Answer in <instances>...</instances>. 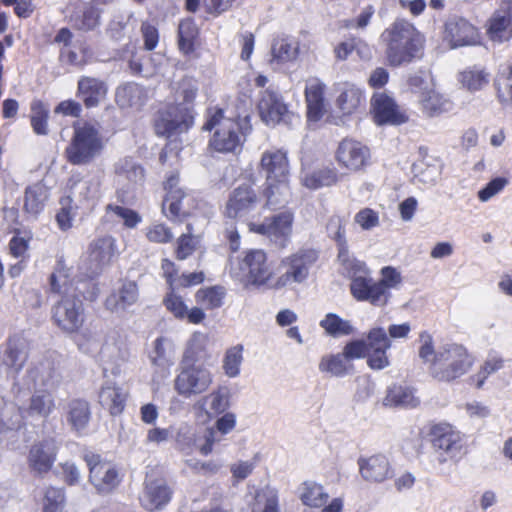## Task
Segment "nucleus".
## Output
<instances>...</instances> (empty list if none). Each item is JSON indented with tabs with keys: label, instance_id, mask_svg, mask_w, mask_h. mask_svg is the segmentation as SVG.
Listing matches in <instances>:
<instances>
[{
	"label": "nucleus",
	"instance_id": "nucleus-48",
	"mask_svg": "<svg viewBox=\"0 0 512 512\" xmlns=\"http://www.w3.org/2000/svg\"><path fill=\"white\" fill-rule=\"evenodd\" d=\"M320 326L329 336L335 338L350 335L354 332V327L348 320H344L334 313H328L320 321Z\"/></svg>",
	"mask_w": 512,
	"mask_h": 512
},
{
	"label": "nucleus",
	"instance_id": "nucleus-10",
	"mask_svg": "<svg viewBox=\"0 0 512 512\" xmlns=\"http://www.w3.org/2000/svg\"><path fill=\"white\" fill-rule=\"evenodd\" d=\"M212 383L213 375L204 365L180 364L179 373L174 379V390L189 399L206 392Z\"/></svg>",
	"mask_w": 512,
	"mask_h": 512
},
{
	"label": "nucleus",
	"instance_id": "nucleus-37",
	"mask_svg": "<svg viewBox=\"0 0 512 512\" xmlns=\"http://www.w3.org/2000/svg\"><path fill=\"white\" fill-rule=\"evenodd\" d=\"M319 371L334 377H343L353 371L350 363L343 353L324 355L319 362Z\"/></svg>",
	"mask_w": 512,
	"mask_h": 512
},
{
	"label": "nucleus",
	"instance_id": "nucleus-59",
	"mask_svg": "<svg viewBox=\"0 0 512 512\" xmlns=\"http://www.w3.org/2000/svg\"><path fill=\"white\" fill-rule=\"evenodd\" d=\"M495 86L501 101L512 103V64L504 68L496 78Z\"/></svg>",
	"mask_w": 512,
	"mask_h": 512
},
{
	"label": "nucleus",
	"instance_id": "nucleus-14",
	"mask_svg": "<svg viewBox=\"0 0 512 512\" xmlns=\"http://www.w3.org/2000/svg\"><path fill=\"white\" fill-rule=\"evenodd\" d=\"M443 39L455 49L480 43V33L467 19L453 15L444 24Z\"/></svg>",
	"mask_w": 512,
	"mask_h": 512
},
{
	"label": "nucleus",
	"instance_id": "nucleus-33",
	"mask_svg": "<svg viewBox=\"0 0 512 512\" xmlns=\"http://www.w3.org/2000/svg\"><path fill=\"white\" fill-rule=\"evenodd\" d=\"M149 360L153 366L161 369L172 366L175 360L173 342L168 338L158 337L153 342V349L149 353Z\"/></svg>",
	"mask_w": 512,
	"mask_h": 512
},
{
	"label": "nucleus",
	"instance_id": "nucleus-60",
	"mask_svg": "<svg viewBox=\"0 0 512 512\" xmlns=\"http://www.w3.org/2000/svg\"><path fill=\"white\" fill-rule=\"evenodd\" d=\"M367 351L371 350H389L391 341L383 328L377 327L371 329L367 334Z\"/></svg>",
	"mask_w": 512,
	"mask_h": 512
},
{
	"label": "nucleus",
	"instance_id": "nucleus-24",
	"mask_svg": "<svg viewBox=\"0 0 512 512\" xmlns=\"http://www.w3.org/2000/svg\"><path fill=\"white\" fill-rule=\"evenodd\" d=\"M2 348V364L14 373L21 371L28 359L26 339L20 335L11 336Z\"/></svg>",
	"mask_w": 512,
	"mask_h": 512
},
{
	"label": "nucleus",
	"instance_id": "nucleus-22",
	"mask_svg": "<svg viewBox=\"0 0 512 512\" xmlns=\"http://www.w3.org/2000/svg\"><path fill=\"white\" fill-rule=\"evenodd\" d=\"M371 106L377 124L399 125L407 121V116L400 110L395 101L385 93H375Z\"/></svg>",
	"mask_w": 512,
	"mask_h": 512
},
{
	"label": "nucleus",
	"instance_id": "nucleus-36",
	"mask_svg": "<svg viewBox=\"0 0 512 512\" xmlns=\"http://www.w3.org/2000/svg\"><path fill=\"white\" fill-rule=\"evenodd\" d=\"M91 417L88 402L80 399H74L69 402L67 407V422L71 425L72 430L76 432L83 431Z\"/></svg>",
	"mask_w": 512,
	"mask_h": 512
},
{
	"label": "nucleus",
	"instance_id": "nucleus-26",
	"mask_svg": "<svg viewBox=\"0 0 512 512\" xmlns=\"http://www.w3.org/2000/svg\"><path fill=\"white\" fill-rule=\"evenodd\" d=\"M325 84L316 77L306 80L305 98L307 103V119L318 122L325 114L324 103Z\"/></svg>",
	"mask_w": 512,
	"mask_h": 512
},
{
	"label": "nucleus",
	"instance_id": "nucleus-17",
	"mask_svg": "<svg viewBox=\"0 0 512 512\" xmlns=\"http://www.w3.org/2000/svg\"><path fill=\"white\" fill-rule=\"evenodd\" d=\"M242 276L254 285H263L272 275L266 253L261 249L246 252L239 263Z\"/></svg>",
	"mask_w": 512,
	"mask_h": 512
},
{
	"label": "nucleus",
	"instance_id": "nucleus-58",
	"mask_svg": "<svg viewBox=\"0 0 512 512\" xmlns=\"http://www.w3.org/2000/svg\"><path fill=\"white\" fill-rule=\"evenodd\" d=\"M60 205L61 208L56 214V222L62 231H67L73 225L76 212L72 206V199L70 196L62 198L60 200Z\"/></svg>",
	"mask_w": 512,
	"mask_h": 512
},
{
	"label": "nucleus",
	"instance_id": "nucleus-16",
	"mask_svg": "<svg viewBox=\"0 0 512 512\" xmlns=\"http://www.w3.org/2000/svg\"><path fill=\"white\" fill-rule=\"evenodd\" d=\"M357 464L361 478L370 484H381L394 475L389 458L382 453L360 457Z\"/></svg>",
	"mask_w": 512,
	"mask_h": 512
},
{
	"label": "nucleus",
	"instance_id": "nucleus-15",
	"mask_svg": "<svg viewBox=\"0 0 512 512\" xmlns=\"http://www.w3.org/2000/svg\"><path fill=\"white\" fill-rule=\"evenodd\" d=\"M115 255V240L111 236H104L91 242L86 258L83 260V269L88 277L93 278L110 264Z\"/></svg>",
	"mask_w": 512,
	"mask_h": 512
},
{
	"label": "nucleus",
	"instance_id": "nucleus-57",
	"mask_svg": "<svg viewBox=\"0 0 512 512\" xmlns=\"http://www.w3.org/2000/svg\"><path fill=\"white\" fill-rule=\"evenodd\" d=\"M224 295V289L216 286L199 290L196 293V298L206 308L214 309L223 304Z\"/></svg>",
	"mask_w": 512,
	"mask_h": 512
},
{
	"label": "nucleus",
	"instance_id": "nucleus-9",
	"mask_svg": "<svg viewBox=\"0 0 512 512\" xmlns=\"http://www.w3.org/2000/svg\"><path fill=\"white\" fill-rule=\"evenodd\" d=\"M194 109L172 103L158 112L155 119V131L159 136L171 137L187 132L194 125Z\"/></svg>",
	"mask_w": 512,
	"mask_h": 512
},
{
	"label": "nucleus",
	"instance_id": "nucleus-49",
	"mask_svg": "<svg viewBox=\"0 0 512 512\" xmlns=\"http://www.w3.org/2000/svg\"><path fill=\"white\" fill-rule=\"evenodd\" d=\"M29 377L34 381L35 385L47 388L54 387L59 381V375L49 361L40 363L35 368L29 370Z\"/></svg>",
	"mask_w": 512,
	"mask_h": 512
},
{
	"label": "nucleus",
	"instance_id": "nucleus-41",
	"mask_svg": "<svg viewBox=\"0 0 512 512\" xmlns=\"http://www.w3.org/2000/svg\"><path fill=\"white\" fill-rule=\"evenodd\" d=\"M55 409V400L47 390L36 391L29 402L27 413L30 416L46 418Z\"/></svg>",
	"mask_w": 512,
	"mask_h": 512
},
{
	"label": "nucleus",
	"instance_id": "nucleus-47",
	"mask_svg": "<svg viewBox=\"0 0 512 512\" xmlns=\"http://www.w3.org/2000/svg\"><path fill=\"white\" fill-rule=\"evenodd\" d=\"M198 93V83L192 77H184L177 83L174 103L180 102L182 106L194 109V100Z\"/></svg>",
	"mask_w": 512,
	"mask_h": 512
},
{
	"label": "nucleus",
	"instance_id": "nucleus-12",
	"mask_svg": "<svg viewBox=\"0 0 512 512\" xmlns=\"http://www.w3.org/2000/svg\"><path fill=\"white\" fill-rule=\"evenodd\" d=\"M294 215L283 211L266 217L261 224L255 225L254 231L266 236L278 248H285L290 242Z\"/></svg>",
	"mask_w": 512,
	"mask_h": 512
},
{
	"label": "nucleus",
	"instance_id": "nucleus-5",
	"mask_svg": "<svg viewBox=\"0 0 512 512\" xmlns=\"http://www.w3.org/2000/svg\"><path fill=\"white\" fill-rule=\"evenodd\" d=\"M117 199L123 203H130L134 192L145 182V169L133 157L120 158L114 164Z\"/></svg>",
	"mask_w": 512,
	"mask_h": 512
},
{
	"label": "nucleus",
	"instance_id": "nucleus-11",
	"mask_svg": "<svg viewBox=\"0 0 512 512\" xmlns=\"http://www.w3.org/2000/svg\"><path fill=\"white\" fill-rule=\"evenodd\" d=\"M408 83L417 94L418 105L424 116L433 118L449 110V101L421 75L411 76Z\"/></svg>",
	"mask_w": 512,
	"mask_h": 512
},
{
	"label": "nucleus",
	"instance_id": "nucleus-32",
	"mask_svg": "<svg viewBox=\"0 0 512 512\" xmlns=\"http://www.w3.org/2000/svg\"><path fill=\"white\" fill-rule=\"evenodd\" d=\"M298 50V43L294 39L286 36L277 37L272 42L270 64L274 69H278L282 64L294 61Z\"/></svg>",
	"mask_w": 512,
	"mask_h": 512
},
{
	"label": "nucleus",
	"instance_id": "nucleus-43",
	"mask_svg": "<svg viewBox=\"0 0 512 512\" xmlns=\"http://www.w3.org/2000/svg\"><path fill=\"white\" fill-rule=\"evenodd\" d=\"M300 490V500L309 507L320 508L329 498L323 486L315 482H304Z\"/></svg>",
	"mask_w": 512,
	"mask_h": 512
},
{
	"label": "nucleus",
	"instance_id": "nucleus-31",
	"mask_svg": "<svg viewBox=\"0 0 512 512\" xmlns=\"http://www.w3.org/2000/svg\"><path fill=\"white\" fill-rule=\"evenodd\" d=\"M488 38L494 43H504L512 39V16L504 10L495 11L487 22Z\"/></svg>",
	"mask_w": 512,
	"mask_h": 512
},
{
	"label": "nucleus",
	"instance_id": "nucleus-30",
	"mask_svg": "<svg viewBox=\"0 0 512 512\" xmlns=\"http://www.w3.org/2000/svg\"><path fill=\"white\" fill-rule=\"evenodd\" d=\"M107 94L106 84L97 78L83 76L78 81L77 95L86 108H93L104 100Z\"/></svg>",
	"mask_w": 512,
	"mask_h": 512
},
{
	"label": "nucleus",
	"instance_id": "nucleus-13",
	"mask_svg": "<svg viewBox=\"0 0 512 512\" xmlns=\"http://www.w3.org/2000/svg\"><path fill=\"white\" fill-rule=\"evenodd\" d=\"M89 467V481L101 494L112 492L120 483L117 469L97 454L85 455Z\"/></svg>",
	"mask_w": 512,
	"mask_h": 512
},
{
	"label": "nucleus",
	"instance_id": "nucleus-6",
	"mask_svg": "<svg viewBox=\"0 0 512 512\" xmlns=\"http://www.w3.org/2000/svg\"><path fill=\"white\" fill-rule=\"evenodd\" d=\"M431 443L435 460L443 465L458 461L463 450V440L459 431L448 423H438L431 427Z\"/></svg>",
	"mask_w": 512,
	"mask_h": 512
},
{
	"label": "nucleus",
	"instance_id": "nucleus-42",
	"mask_svg": "<svg viewBox=\"0 0 512 512\" xmlns=\"http://www.w3.org/2000/svg\"><path fill=\"white\" fill-rule=\"evenodd\" d=\"M199 441H201V437L197 427L187 423H183L178 427L175 442L179 450L190 454L194 449L198 450Z\"/></svg>",
	"mask_w": 512,
	"mask_h": 512
},
{
	"label": "nucleus",
	"instance_id": "nucleus-54",
	"mask_svg": "<svg viewBox=\"0 0 512 512\" xmlns=\"http://www.w3.org/2000/svg\"><path fill=\"white\" fill-rule=\"evenodd\" d=\"M69 269L65 266L63 261H58L55 271L50 276V288L54 293L63 295H70L69 282Z\"/></svg>",
	"mask_w": 512,
	"mask_h": 512
},
{
	"label": "nucleus",
	"instance_id": "nucleus-50",
	"mask_svg": "<svg viewBox=\"0 0 512 512\" xmlns=\"http://www.w3.org/2000/svg\"><path fill=\"white\" fill-rule=\"evenodd\" d=\"M243 350L242 344H237L226 350L222 360V368L227 377L235 378L239 376L243 362Z\"/></svg>",
	"mask_w": 512,
	"mask_h": 512
},
{
	"label": "nucleus",
	"instance_id": "nucleus-45",
	"mask_svg": "<svg viewBox=\"0 0 512 512\" xmlns=\"http://www.w3.org/2000/svg\"><path fill=\"white\" fill-rule=\"evenodd\" d=\"M364 100L360 88L353 84H346L337 98V105L344 114H351Z\"/></svg>",
	"mask_w": 512,
	"mask_h": 512
},
{
	"label": "nucleus",
	"instance_id": "nucleus-39",
	"mask_svg": "<svg viewBox=\"0 0 512 512\" xmlns=\"http://www.w3.org/2000/svg\"><path fill=\"white\" fill-rule=\"evenodd\" d=\"M264 195L266 197V205L271 209L286 205L291 197L288 179L273 181V183L266 182Z\"/></svg>",
	"mask_w": 512,
	"mask_h": 512
},
{
	"label": "nucleus",
	"instance_id": "nucleus-40",
	"mask_svg": "<svg viewBox=\"0 0 512 512\" xmlns=\"http://www.w3.org/2000/svg\"><path fill=\"white\" fill-rule=\"evenodd\" d=\"M418 399L415 398L413 390L409 387L402 385H392L388 388L387 394L383 400L385 406H403L415 407L418 404Z\"/></svg>",
	"mask_w": 512,
	"mask_h": 512
},
{
	"label": "nucleus",
	"instance_id": "nucleus-64",
	"mask_svg": "<svg viewBox=\"0 0 512 512\" xmlns=\"http://www.w3.org/2000/svg\"><path fill=\"white\" fill-rule=\"evenodd\" d=\"M100 12L97 8L89 6L84 9L81 16L74 19V25L80 30H92L99 24Z\"/></svg>",
	"mask_w": 512,
	"mask_h": 512
},
{
	"label": "nucleus",
	"instance_id": "nucleus-29",
	"mask_svg": "<svg viewBox=\"0 0 512 512\" xmlns=\"http://www.w3.org/2000/svg\"><path fill=\"white\" fill-rule=\"evenodd\" d=\"M130 353L125 345L106 342L100 350L104 373L119 375L122 366L129 360Z\"/></svg>",
	"mask_w": 512,
	"mask_h": 512
},
{
	"label": "nucleus",
	"instance_id": "nucleus-56",
	"mask_svg": "<svg viewBox=\"0 0 512 512\" xmlns=\"http://www.w3.org/2000/svg\"><path fill=\"white\" fill-rule=\"evenodd\" d=\"M460 81L468 90L477 91L488 84L489 75L481 69H469L461 73Z\"/></svg>",
	"mask_w": 512,
	"mask_h": 512
},
{
	"label": "nucleus",
	"instance_id": "nucleus-55",
	"mask_svg": "<svg viewBox=\"0 0 512 512\" xmlns=\"http://www.w3.org/2000/svg\"><path fill=\"white\" fill-rule=\"evenodd\" d=\"M101 335L98 331L86 328L76 337V344L80 351L85 354H93L99 348Z\"/></svg>",
	"mask_w": 512,
	"mask_h": 512
},
{
	"label": "nucleus",
	"instance_id": "nucleus-25",
	"mask_svg": "<svg viewBox=\"0 0 512 512\" xmlns=\"http://www.w3.org/2000/svg\"><path fill=\"white\" fill-rule=\"evenodd\" d=\"M369 157V149L354 140H343L337 150L338 162L350 170H358L363 167Z\"/></svg>",
	"mask_w": 512,
	"mask_h": 512
},
{
	"label": "nucleus",
	"instance_id": "nucleus-63",
	"mask_svg": "<svg viewBox=\"0 0 512 512\" xmlns=\"http://www.w3.org/2000/svg\"><path fill=\"white\" fill-rule=\"evenodd\" d=\"M413 172L415 178H417L419 182L429 185L434 184L440 175V171L437 166L426 165L424 162L414 164Z\"/></svg>",
	"mask_w": 512,
	"mask_h": 512
},
{
	"label": "nucleus",
	"instance_id": "nucleus-27",
	"mask_svg": "<svg viewBox=\"0 0 512 512\" xmlns=\"http://www.w3.org/2000/svg\"><path fill=\"white\" fill-rule=\"evenodd\" d=\"M261 168L266 173V182L273 183L277 180H287L289 175V163L286 152L282 150H270L261 157Z\"/></svg>",
	"mask_w": 512,
	"mask_h": 512
},
{
	"label": "nucleus",
	"instance_id": "nucleus-3",
	"mask_svg": "<svg viewBox=\"0 0 512 512\" xmlns=\"http://www.w3.org/2000/svg\"><path fill=\"white\" fill-rule=\"evenodd\" d=\"M103 149L104 142L98 124L74 123L72 138L65 149V157L70 164L89 165L100 156Z\"/></svg>",
	"mask_w": 512,
	"mask_h": 512
},
{
	"label": "nucleus",
	"instance_id": "nucleus-44",
	"mask_svg": "<svg viewBox=\"0 0 512 512\" xmlns=\"http://www.w3.org/2000/svg\"><path fill=\"white\" fill-rule=\"evenodd\" d=\"M338 181L337 172L333 168H321L306 174L303 179V185L309 189H319L331 186Z\"/></svg>",
	"mask_w": 512,
	"mask_h": 512
},
{
	"label": "nucleus",
	"instance_id": "nucleus-61",
	"mask_svg": "<svg viewBox=\"0 0 512 512\" xmlns=\"http://www.w3.org/2000/svg\"><path fill=\"white\" fill-rule=\"evenodd\" d=\"M106 209L123 220V224L127 228H135L142 221V217L130 208L109 204Z\"/></svg>",
	"mask_w": 512,
	"mask_h": 512
},
{
	"label": "nucleus",
	"instance_id": "nucleus-51",
	"mask_svg": "<svg viewBox=\"0 0 512 512\" xmlns=\"http://www.w3.org/2000/svg\"><path fill=\"white\" fill-rule=\"evenodd\" d=\"M48 117L49 110L47 106L40 100H33L31 103V126L37 135L48 134Z\"/></svg>",
	"mask_w": 512,
	"mask_h": 512
},
{
	"label": "nucleus",
	"instance_id": "nucleus-52",
	"mask_svg": "<svg viewBox=\"0 0 512 512\" xmlns=\"http://www.w3.org/2000/svg\"><path fill=\"white\" fill-rule=\"evenodd\" d=\"M197 34L198 30L193 20L186 19L179 23L178 45L184 54H189L194 50V40Z\"/></svg>",
	"mask_w": 512,
	"mask_h": 512
},
{
	"label": "nucleus",
	"instance_id": "nucleus-35",
	"mask_svg": "<svg viewBox=\"0 0 512 512\" xmlns=\"http://www.w3.org/2000/svg\"><path fill=\"white\" fill-rule=\"evenodd\" d=\"M126 393L113 383H106L100 390L99 402L111 415L120 414L125 406Z\"/></svg>",
	"mask_w": 512,
	"mask_h": 512
},
{
	"label": "nucleus",
	"instance_id": "nucleus-18",
	"mask_svg": "<svg viewBox=\"0 0 512 512\" xmlns=\"http://www.w3.org/2000/svg\"><path fill=\"white\" fill-rule=\"evenodd\" d=\"M350 292L357 301L368 302L376 307L386 306L391 298V293L382 289L378 280H374L371 274L351 281Z\"/></svg>",
	"mask_w": 512,
	"mask_h": 512
},
{
	"label": "nucleus",
	"instance_id": "nucleus-19",
	"mask_svg": "<svg viewBox=\"0 0 512 512\" xmlns=\"http://www.w3.org/2000/svg\"><path fill=\"white\" fill-rule=\"evenodd\" d=\"M172 496V490L163 478L146 475L145 486L140 497L142 506L148 511H155L167 505Z\"/></svg>",
	"mask_w": 512,
	"mask_h": 512
},
{
	"label": "nucleus",
	"instance_id": "nucleus-38",
	"mask_svg": "<svg viewBox=\"0 0 512 512\" xmlns=\"http://www.w3.org/2000/svg\"><path fill=\"white\" fill-rule=\"evenodd\" d=\"M208 338L205 334L196 332L192 335L187 343V347L183 353L181 364L198 365L197 362L207 358Z\"/></svg>",
	"mask_w": 512,
	"mask_h": 512
},
{
	"label": "nucleus",
	"instance_id": "nucleus-20",
	"mask_svg": "<svg viewBox=\"0 0 512 512\" xmlns=\"http://www.w3.org/2000/svg\"><path fill=\"white\" fill-rule=\"evenodd\" d=\"M57 446L52 438L43 439L34 443L28 454L29 468L39 474H45L51 470L56 461Z\"/></svg>",
	"mask_w": 512,
	"mask_h": 512
},
{
	"label": "nucleus",
	"instance_id": "nucleus-46",
	"mask_svg": "<svg viewBox=\"0 0 512 512\" xmlns=\"http://www.w3.org/2000/svg\"><path fill=\"white\" fill-rule=\"evenodd\" d=\"M346 220L339 216L333 215L327 223V232L329 236L337 243L339 257L346 259L347 257V240L345 235Z\"/></svg>",
	"mask_w": 512,
	"mask_h": 512
},
{
	"label": "nucleus",
	"instance_id": "nucleus-28",
	"mask_svg": "<svg viewBox=\"0 0 512 512\" xmlns=\"http://www.w3.org/2000/svg\"><path fill=\"white\" fill-rule=\"evenodd\" d=\"M138 299L139 290L137 284L133 281H127L106 298L105 306L111 312L123 313L136 304Z\"/></svg>",
	"mask_w": 512,
	"mask_h": 512
},
{
	"label": "nucleus",
	"instance_id": "nucleus-21",
	"mask_svg": "<svg viewBox=\"0 0 512 512\" xmlns=\"http://www.w3.org/2000/svg\"><path fill=\"white\" fill-rule=\"evenodd\" d=\"M256 202L257 195L251 186L239 185L229 195L225 215L230 219L242 218L254 209Z\"/></svg>",
	"mask_w": 512,
	"mask_h": 512
},
{
	"label": "nucleus",
	"instance_id": "nucleus-62",
	"mask_svg": "<svg viewBox=\"0 0 512 512\" xmlns=\"http://www.w3.org/2000/svg\"><path fill=\"white\" fill-rule=\"evenodd\" d=\"M381 278L378 280V284L387 293H391V289H396L402 282L400 272L391 266L383 267L380 271Z\"/></svg>",
	"mask_w": 512,
	"mask_h": 512
},
{
	"label": "nucleus",
	"instance_id": "nucleus-7",
	"mask_svg": "<svg viewBox=\"0 0 512 512\" xmlns=\"http://www.w3.org/2000/svg\"><path fill=\"white\" fill-rule=\"evenodd\" d=\"M317 259L318 253L314 249H300L283 258L281 266L285 271L277 278L274 288L281 289L293 284L304 283Z\"/></svg>",
	"mask_w": 512,
	"mask_h": 512
},
{
	"label": "nucleus",
	"instance_id": "nucleus-4",
	"mask_svg": "<svg viewBox=\"0 0 512 512\" xmlns=\"http://www.w3.org/2000/svg\"><path fill=\"white\" fill-rule=\"evenodd\" d=\"M217 128L210 146L222 153H236L241 150L245 140L247 127H243L239 121L225 118L221 109L208 111V118L203 126L204 130Z\"/></svg>",
	"mask_w": 512,
	"mask_h": 512
},
{
	"label": "nucleus",
	"instance_id": "nucleus-8",
	"mask_svg": "<svg viewBox=\"0 0 512 512\" xmlns=\"http://www.w3.org/2000/svg\"><path fill=\"white\" fill-rule=\"evenodd\" d=\"M52 321L66 334L78 333L85 322L83 301L75 294L63 295L51 309Z\"/></svg>",
	"mask_w": 512,
	"mask_h": 512
},
{
	"label": "nucleus",
	"instance_id": "nucleus-1",
	"mask_svg": "<svg viewBox=\"0 0 512 512\" xmlns=\"http://www.w3.org/2000/svg\"><path fill=\"white\" fill-rule=\"evenodd\" d=\"M419 357L429 364L430 375L438 380L450 382L464 375L472 366L473 359L466 348L458 344H446L434 349L432 336L420 334Z\"/></svg>",
	"mask_w": 512,
	"mask_h": 512
},
{
	"label": "nucleus",
	"instance_id": "nucleus-23",
	"mask_svg": "<svg viewBox=\"0 0 512 512\" xmlns=\"http://www.w3.org/2000/svg\"><path fill=\"white\" fill-rule=\"evenodd\" d=\"M257 108L262 121L267 125L280 123L287 114L281 95L271 89L260 92Z\"/></svg>",
	"mask_w": 512,
	"mask_h": 512
},
{
	"label": "nucleus",
	"instance_id": "nucleus-2",
	"mask_svg": "<svg viewBox=\"0 0 512 512\" xmlns=\"http://www.w3.org/2000/svg\"><path fill=\"white\" fill-rule=\"evenodd\" d=\"M389 66L400 67L412 63L422 53L424 38L413 24L397 19L381 34Z\"/></svg>",
	"mask_w": 512,
	"mask_h": 512
},
{
	"label": "nucleus",
	"instance_id": "nucleus-34",
	"mask_svg": "<svg viewBox=\"0 0 512 512\" xmlns=\"http://www.w3.org/2000/svg\"><path fill=\"white\" fill-rule=\"evenodd\" d=\"M47 199V187L41 182L34 183L25 189L23 209L27 214L36 217L43 211Z\"/></svg>",
	"mask_w": 512,
	"mask_h": 512
},
{
	"label": "nucleus",
	"instance_id": "nucleus-53",
	"mask_svg": "<svg viewBox=\"0 0 512 512\" xmlns=\"http://www.w3.org/2000/svg\"><path fill=\"white\" fill-rule=\"evenodd\" d=\"M66 506L63 488L50 486L46 488L43 498V512H64Z\"/></svg>",
	"mask_w": 512,
	"mask_h": 512
}]
</instances>
